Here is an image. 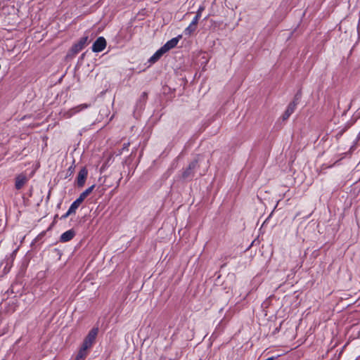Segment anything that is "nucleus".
<instances>
[{
    "instance_id": "f257e3e1",
    "label": "nucleus",
    "mask_w": 360,
    "mask_h": 360,
    "mask_svg": "<svg viewBox=\"0 0 360 360\" xmlns=\"http://www.w3.org/2000/svg\"><path fill=\"white\" fill-rule=\"evenodd\" d=\"M98 333V328H94L89 332L82 345L84 347V349H88L91 347L92 345L95 342Z\"/></svg>"
},
{
    "instance_id": "f03ea898",
    "label": "nucleus",
    "mask_w": 360,
    "mask_h": 360,
    "mask_svg": "<svg viewBox=\"0 0 360 360\" xmlns=\"http://www.w3.org/2000/svg\"><path fill=\"white\" fill-rule=\"evenodd\" d=\"M299 99L300 96L298 94H297L294 100L288 104L287 109L285 110V111L284 112L283 115L281 117L283 121L287 120L290 117V116L294 112L296 106L298 103Z\"/></svg>"
},
{
    "instance_id": "7ed1b4c3",
    "label": "nucleus",
    "mask_w": 360,
    "mask_h": 360,
    "mask_svg": "<svg viewBox=\"0 0 360 360\" xmlns=\"http://www.w3.org/2000/svg\"><path fill=\"white\" fill-rule=\"evenodd\" d=\"M106 47V40L103 37H99L92 46L93 52L98 53L103 51Z\"/></svg>"
},
{
    "instance_id": "20e7f679",
    "label": "nucleus",
    "mask_w": 360,
    "mask_h": 360,
    "mask_svg": "<svg viewBox=\"0 0 360 360\" xmlns=\"http://www.w3.org/2000/svg\"><path fill=\"white\" fill-rule=\"evenodd\" d=\"M90 106V105H88V104H81V105H79L76 107H74L70 110H68V111H66L65 112H64L63 114V117L65 118H70L72 116H73L75 114L89 108Z\"/></svg>"
},
{
    "instance_id": "39448f33",
    "label": "nucleus",
    "mask_w": 360,
    "mask_h": 360,
    "mask_svg": "<svg viewBox=\"0 0 360 360\" xmlns=\"http://www.w3.org/2000/svg\"><path fill=\"white\" fill-rule=\"evenodd\" d=\"M88 175V171L86 167H82L77 176L76 184L78 187L82 188L84 186Z\"/></svg>"
},
{
    "instance_id": "423d86ee",
    "label": "nucleus",
    "mask_w": 360,
    "mask_h": 360,
    "mask_svg": "<svg viewBox=\"0 0 360 360\" xmlns=\"http://www.w3.org/2000/svg\"><path fill=\"white\" fill-rule=\"evenodd\" d=\"M198 165L197 160L192 161L188 166V167L182 172V177L184 179L192 178L194 174V169L196 168Z\"/></svg>"
},
{
    "instance_id": "0eeeda50",
    "label": "nucleus",
    "mask_w": 360,
    "mask_h": 360,
    "mask_svg": "<svg viewBox=\"0 0 360 360\" xmlns=\"http://www.w3.org/2000/svg\"><path fill=\"white\" fill-rule=\"evenodd\" d=\"M181 38V36H178L176 37H174L172 39L169 40L166 42V44L162 46L161 48L164 50L165 53L171 50L172 49L174 48L178 42L179 41V39Z\"/></svg>"
},
{
    "instance_id": "6e6552de",
    "label": "nucleus",
    "mask_w": 360,
    "mask_h": 360,
    "mask_svg": "<svg viewBox=\"0 0 360 360\" xmlns=\"http://www.w3.org/2000/svg\"><path fill=\"white\" fill-rule=\"evenodd\" d=\"M87 41H88L87 36L82 37L79 39V42L72 46V51L75 53H78L84 47V46L86 44Z\"/></svg>"
},
{
    "instance_id": "1a4fd4ad",
    "label": "nucleus",
    "mask_w": 360,
    "mask_h": 360,
    "mask_svg": "<svg viewBox=\"0 0 360 360\" xmlns=\"http://www.w3.org/2000/svg\"><path fill=\"white\" fill-rule=\"evenodd\" d=\"M27 178L26 176L21 174L16 177L15 179V188L18 190L21 189L23 186L27 183Z\"/></svg>"
},
{
    "instance_id": "9d476101",
    "label": "nucleus",
    "mask_w": 360,
    "mask_h": 360,
    "mask_svg": "<svg viewBox=\"0 0 360 360\" xmlns=\"http://www.w3.org/2000/svg\"><path fill=\"white\" fill-rule=\"evenodd\" d=\"M75 235V232L70 229V230H68L65 232H64L61 236H60V242H68V241H70V240H72L74 236Z\"/></svg>"
},
{
    "instance_id": "9b49d317",
    "label": "nucleus",
    "mask_w": 360,
    "mask_h": 360,
    "mask_svg": "<svg viewBox=\"0 0 360 360\" xmlns=\"http://www.w3.org/2000/svg\"><path fill=\"white\" fill-rule=\"evenodd\" d=\"M165 53L164 50L160 48L150 58L149 62L151 63L157 62Z\"/></svg>"
},
{
    "instance_id": "f8f14e48",
    "label": "nucleus",
    "mask_w": 360,
    "mask_h": 360,
    "mask_svg": "<svg viewBox=\"0 0 360 360\" xmlns=\"http://www.w3.org/2000/svg\"><path fill=\"white\" fill-rule=\"evenodd\" d=\"M165 53L164 50L160 48L150 58L149 62L151 63L157 62Z\"/></svg>"
},
{
    "instance_id": "ddd939ff",
    "label": "nucleus",
    "mask_w": 360,
    "mask_h": 360,
    "mask_svg": "<svg viewBox=\"0 0 360 360\" xmlns=\"http://www.w3.org/2000/svg\"><path fill=\"white\" fill-rule=\"evenodd\" d=\"M82 201L77 198L70 205L69 207V213L68 214H75L76 212V210L79 207V205L82 204Z\"/></svg>"
},
{
    "instance_id": "4468645a",
    "label": "nucleus",
    "mask_w": 360,
    "mask_h": 360,
    "mask_svg": "<svg viewBox=\"0 0 360 360\" xmlns=\"http://www.w3.org/2000/svg\"><path fill=\"white\" fill-rule=\"evenodd\" d=\"M95 188V185H92L90 187H89L88 188H86L84 191H83L79 196V199H80L82 202L85 200V198L89 195H90V193H91V192L93 191V190Z\"/></svg>"
},
{
    "instance_id": "2eb2a0df",
    "label": "nucleus",
    "mask_w": 360,
    "mask_h": 360,
    "mask_svg": "<svg viewBox=\"0 0 360 360\" xmlns=\"http://www.w3.org/2000/svg\"><path fill=\"white\" fill-rule=\"evenodd\" d=\"M197 22H194V21L192 20V22L190 23V25L185 29L184 33L186 35L191 34L197 28Z\"/></svg>"
},
{
    "instance_id": "dca6fc26",
    "label": "nucleus",
    "mask_w": 360,
    "mask_h": 360,
    "mask_svg": "<svg viewBox=\"0 0 360 360\" xmlns=\"http://www.w3.org/2000/svg\"><path fill=\"white\" fill-rule=\"evenodd\" d=\"M86 350L87 349H84V347L82 346L79 352H78L77 355V357H76V359L75 360H84V358L86 356Z\"/></svg>"
},
{
    "instance_id": "f3484780",
    "label": "nucleus",
    "mask_w": 360,
    "mask_h": 360,
    "mask_svg": "<svg viewBox=\"0 0 360 360\" xmlns=\"http://www.w3.org/2000/svg\"><path fill=\"white\" fill-rule=\"evenodd\" d=\"M205 10V6H200L199 7V8L198 9L197 11V13H196V15L194 17V18L193 19V21H194V22H198V20L201 16V14H202V12Z\"/></svg>"
},
{
    "instance_id": "a211bd4d",
    "label": "nucleus",
    "mask_w": 360,
    "mask_h": 360,
    "mask_svg": "<svg viewBox=\"0 0 360 360\" xmlns=\"http://www.w3.org/2000/svg\"><path fill=\"white\" fill-rule=\"evenodd\" d=\"M68 213H69V210H68V212H67L65 214H63V215L60 217V219H66L67 217H68L70 215H71V214H68Z\"/></svg>"
},
{
    "instance_id": "6ab92c4d",
    "label": "nucleus",
    "mask_w": 360,
    "mask_h": 360,
    "mask_svg": "<svg viewBox=\"0 0 360 360\" xmlns=\"http://www.w3.org/2000/svg\"><path fill=\"white\" fill-rule=\"evenodd\" d=\"M146 96H147V94L146 92H143V94H142V97L143 98H146Z\"/></svg>"
},
{
    "instance_id": "aec40b11",
    "label": "nucleus",
    "mask_w": 360,
    "mask_h": 360,
    "mask_svg": "<svg viewBox=\"0 0 360 360\" xmlns=\"http://www.w3.org/2000/svg\"><path fill=\"white\" fill-rule=\"evenodd\" d=\"M266 360H275V358L274 356H271V357L266 359Z\"/></svg>"
}]
</instances>
